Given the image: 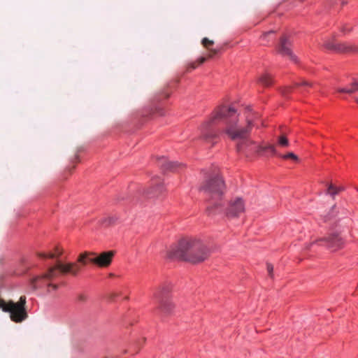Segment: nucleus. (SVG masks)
Masks as SVG:
<instances>
[{"mask_svg": "<svg viewBox=\"0 0 358 358\" xmlns=\"http://www.w3.org/2000/svg\"><path fill=\"white\" fill-rule=\"evenodd\" d=\"M255 117L246 116L244 119L238 118L236 110L233 107L222 106L218 107L210 119L201 124L199 127L201 138L210 141L216 136L214 131L210 130V126L217 121L223 120L225 127L223 133L231 140L236 141L250 135L255 126Z\"/></svg>", "mask_w": 358, "mask_h": 358, "instance_id": "obj_1", "label": "nucleus"}, {"mask_svg": "<svg viewBox=\"0 0 358 358\" xmlns=\"http://www.w3.org/2000/svg\"><path fill=\"white\" fill-rule=\"evenodd\" d=\"M115 252L112 250L103 252L99 255L87 252L81 253L78 258V262L67 264L58 262L55 266L50 267L46 273L33 278L31 285L34 289H36L37 282L40 280H52L58 276L59 273H69L76 275L81 270L82 265L85 266L88 262L94 264L99 267H108L111 264Z\"/></svg>", "mask_w": 358, "mask_h": 358, "instance_id": "obj_2", "label": "nucleus"}, {"mask_svg": "<svg viewBox=\"0 0 358 358\" xmlns=\"http://www.w3.org/2000/svg\"><path fill=\"white\" fill-rule=\"evenodd\" d=\"M209 256V250L200 240L186 238L169 252V257L193 264L204 261Z\"/></svg>", "mask_w": 358, "mask_h": 358, "instance_id": "obj_3", "label": "nucleus"}, {"mask_svg": "<svg viewBox=\"0 0 358 358\" xmlns=\"http://www.w3.org/2000/svg\"><path fill=\"white\" fill-rule=\"evenodd\" d=\"M201 190L210 197V202L207 208L210 215L217 214L222 211L221 203L217 200L220 199L224 193L225 185L222 178L215 175L206 180L201 185Z\"/></svg>", "mask_w": 358, "mask_h": 358, "instance_id": "obj_4", "label": "nucleus"}, {"mask_svg": "<svg viewBox=\"0 0 358 358\" xmlns=\"http://www.w3.org/2000/svg\"><path fill=\"white\" fill-rule=\"evenodd\" d=\"M26 304V296H21L17 302L12 300L8 301H0V308L3 312L9 313L11 321L15 323H21L28 318Z\"/></svg>", "mask_w": 358, "mask_h": 358, "instance_id": "obj_5", "label": "nucleus"}, {"mask_svg": "<svg viewBox=\"0 0 358 358\" xmlns=\"http://www.w3.org/2000/svg\"><path fill=\"white\" fill-rule=\"evenodd\" d=\"M171 287L168 284L160 285L154 292L153 298L157 304V310L164 315L173 314L176 306L169 297Z\"/></svg>", "mask_w": 358, "mask_h": 358, "instance_id": "obj_6", "label": "nucleus"}, {"mask_svg": "<svg viewBox=\"0 0 358 358\" xmlns=\"http://www.w3.org/2000/svg\"><path fill=\"white\" fill-rule=\"evenodd\" d=\"M324 46L329 50L339 53L355 52L358 50V48L350 43H338L334 40H327L324 43Z\"/></svg>", "mask_w": 358, "mask_h": 358, "instance_id": "obj_7", "label": "nucleus"}, {"mask_svg": "<svg viewBox=\"0 0 358 358\" xmlns=\"http://www.w3.org/2000/svg\"><path fill=\"white\" fill-rule=\"evenodd\" d=\"M245 210V205L241 198L232 199L226 210L228 217H237Z\"/></svg>", "mask_w": 358, "mask_h": 358, "instance_id": "obj_8", "label": "nucleus"}, {"mask_svg": "<svg viewBox=\"0 0 358 358\" xmlns=\"http://www.w3.org/2000/svg\"><path fill=\"white\" fill-rule=\"evenodd\" d=\"M236 150L238 152H247L256 150L257 146L256 142L252 140L249 136L236 141Z\"/></svg>", "mask_w": 358, "mask_h": 358, "instance_id": "obj_9", "label": "nucleus"}, {"mask_svg": "<svg viewBox=\"0 0 358 358\" xmlns=\"http://www.w3.org/2000/svg\"><path fill=\"white\" fill-rule=\"evenodd\" d=\"M290 46V41L285 36H283L280 38V44L278 46V52L282 56H287L292 61L296 62V57L293 54L292 51L291 50Z\"/></svg>", "mask_w": 358, "mask_h": 358, "instance_id": "obj_10", "label": "nucleus"}, {"mask_svg": "<svg viewBox=\"0 0 358 358\" xmlns=\"http://www.w3.org/2000/svg\"><path fill=\"white\" fill-rule=\"evenodd\" d=\"M317 242H324L326 245L333 250L341 248L343 244L342 238L336 234H331L327 238H320L317 240Z\"/></svg>", "mask_w": 358, "mask_h": 358, "instance_id": "obj_11", "label": "nucleus"}, {"mask_svg": "<svg viewBox=\"0 0 358 358\" xmlns=\"http://www.w3.org/2000/svg\"><path fill=\"white\" fill-rule=\"evenodd\" d=\"M158 165L164 170L176 171L180 164L175 162H170L164 157H160L158 159Z\"/></svg>", "mask_w": 358, "mask_h": 358, "instance_id": "obj_12", "label": "nucleus"}, {"mask_svg": "<svg viewBox=\"0 0 358 358\" xmlns=\"http://www.w3.org/2000/svg\"><path fill=\"white\" fill-rule=\"evenodd\" d=\"M343 187H336L333 184H329L328 185L327 193L331 196L334 197L335 195L338 194L340 192L343 191Z\"/></svg>", "mask_w": 358, "mask_h": 358, "instance_id": "obj_13", "label": "nucleus"}, {"mask_svg": "<svg viewBox=\"0 0 358 358\" xmlns=\"http://www.w3.org/2000/svg\"><path fill=\"white\" fill-rule=\"evenodd\" d=\"M162 185L160 183H158L155 188L152 187L151 190H148L145 192L144 194H145L148 196H155L159 193L162 192Z\"/></svg>", "mask_w": 358, "mask_h": 358, "instance_id": "obj_14", "label": "nucleus"}, {"mask_svg": "<svg viewBox=\"0 0 358 358\" xmlns=\"http://www.w3.org/2000/svg\"><path fill=\"white\" fill-rule=\"evenodd\" d=\"M256 148L257 149H256L255 152H258V153L263 152V151H266V150H268L274 155H275L277 153L276 149L273 145H268L267 146L257 145V146H256Z\"/></svg>", "mask_w": 358, "mask_h": 358, "instance_id": "obj_15", "label": "nucleus"}, {"mask_svg": "<svg viewBox=\"0 0 358 358\" xmlns=\"http://www.w3.org/2000/svg\"><path fill=\"white\" fill-rule=\"evenodd\" d=\"M259 81L264 86H269L272 84V78L271 76L267 73L262 75L259 78Z\"/></svg>", "mask_w": 358, "mask_h": 358, "instance_id": "obj_16", "label": "nucleus"}, {"mask_svg": "<svg viewBox=\"0 0 358 358\" xmlns=\"http://www.w3.org/2000/svg\"><path fill=\"white\" fill-rule=\"evenodd\" d=\"M278 142L279 145L281 146V147L286 148V147L289 146L288 139L287 138L286 136H285L283 135L280 136L278 138Z\"/></svg>", "mask_w": 358, "mask_h": 358, "instance_id": "obj_17", "label": "nucleus"}, {"mask_svg": "<svg viewBox=\"0 0 358 358\" xmlns=\"http://www.w3.org/2000/svg\"><path fill=\"white\" fill-rule=\"evenodd\" d=\"M280 157H282L284 159H290L295 162H297L299 160L298 157L293 152H289L287 155H280Z\"/></svg>", "mask_w": 358, "mask_h": 358, "instance_id": "obj_18", "label": "nucleus"}, {"mask_svg": "<svg viewBox=\"0 0 358 358\" xmlns=\"http://www.w3.org/2000/svg\"><path fill=\"white\" fill-rule=\"evenodd\" d=\"M357 91H358V82H354L348 87V94H351Z\"/></svg>", "mask_w": 358, "mask_h": 358, "instance_id": "obj_19", "label": "nucleus"}, {"mask_svg": "<svg viewBox=\"0 0 358 358\" xmlns=\"http://www.w3.org/2000/svg\"><path fill=\"white\" fill-rule=\"evenodd\" d=\"M275 32L274 31L271 30L267 32H265L262 36V40H267L270 41L271 38H273V36H274Z\"/></svg>", "mask_w": 358, "mask_h": 358, "instance_id": "obj_20", "label": "nucleus"}, {"mask_svg": "<svg viewBox=\"0 0 358 358\" xmlns=\"http://www.w3.org/2000/svg\"><path fill=\"white\" fill-rule=\"evenodd\" d=\"M201 43L205 48L209 49V47L214 44V42H213V41H211V40L208 39V38H203Z\"/></svg>", "mask_w": 358, "mask_h": 358, "instance_id": "obj_21", "label": "nucleus"}, {"mask_svg": "<svg viewBox=\"0 0 358 358\" xmlns=\"http://www.w3.org/2000/svg\"><path fill=\"white\" fill-rule=\"evenodd\" d=\"M115 219L113 217H108L103 220V224L105 225H110L115 222Z\"/></svg>", "mask_w": 358, "mask_h": 358, "instance_id": "obj_22", "label": "nucleus"}, {"mask_svg": "<svg viewBox=\"0 0 358 358\" xmlns=\"http://www.w3.org/2000/svg\"><path fill=\"white\" fill-rule=\"evenodd\" d=\"M38 256L40 257H43V258L48 257V258H51V259H53L55 257V255L54 253H50L49 255H46L45 253L40 252V253H38Z\"/></svg>", "mask_w": 358, "mask_h": 358, "instance_id": "obj_23", "label": "nucleus"}, {"mask_svg": "<svg viewBox=\"0 0 358 358\" xmlns=\"http://www.w3.org/2000/svg\"><path fill=\"white\" fill-rule=\"evenodd\" d=\"M267 271H268V275L269 276L273 278V266L272 264H267Z\"/></svg>", "mask_w": 358, "mask_h": 358, "instance_id": "obj_24", "label": "nucleus"}, {"mask_svg": "<svg viewBox=\"0 0 358 358\" xmlns=\"http://www.w3.org/2000/svg\"><path fill=\"white\" fill-rule=\"evenodd\" d=\"M87 296L85 294H80L78 296V301L79 302L83 303L87 301Z\"/></svg>", "mask_w": 358, "mask_h": 358, "instance_id": "obj_25", "label": "nucleus"}, {"mask_svg": "<svg viewBox=\"0 0 358 358\" xmlns=\"http://www.w3.org/2000/svg\"><path fill=\"white\" fill-rule=\"evenodd\" d=\"M296 85L297 86H309V87H311L313 85L311 83H309L306 80H303L301 83H296Z\"/></svg>", "mask_w": 358, "mask_h": 358, "instance_id": "obj_26", "label": "nucleus"}, {"mask_svg": "<svg viewBox=\"0 0 358 358\" xmlns=\"http://www.w3.org/2000/svg\"><path fill=\"white\" fill-rule=\"evenodd\" d=\"M210 54L208 55L209 57H212L213 55H216L217 53V50L216 49H209Z\"/></svg>", "mask_w": 358, "mask_h": 358, "instance_id": "obj_27", "label": "nucleus"}, {"mask_svg": "<svg viewBox=\"0 0 358 358\" xmlns=\"http://www.w3.org/2000/svg\"><path fill=\"white\" fill-rule=\"evenodd\" d=\"M338 92L348 94V87H342L337 90Z\"/></svg>", "mask_w": 358, "mask_h": 358, "instance_id": "obj_28", "label": "nucleus"}, {"mask_svg": "<svg viewBox=\"0 0 358 358\" xmlns=\"http://www.w3.org/2000/svg\"><path fill=\"white\" fill-rule=\"evenodd\" d=\"M196 65L195 64V63H194V62H192V63L189 64L187 66V71H189V70H191V69H196Z\"/></svg>", "mask_w": 358, "mask_h": 358, "instance_id": "obj_29", "label": "nucleus"}, {"mask_svg": "<svg viewBox=\"0 0 358 358\" xmlns=\"http://www.w3.org/2000/svg\"><path fill=\"white\" fill-rule=\"evenodd\" d=\"M206 60V57H200L199 59H198V62L199 64H203V62H205V61Z\"/></svg>", "mask_w": 358, "mask_h": 358, "instance_id": "obj_30", "label": "nucleus"}, {"mask_svg": "<svg viewBox=\"0 0 358 358\" xmlns=\"http://www.w3.org/2000/svg\"><path fill=\"white\" fill-rule=\"evenodd\" d=\"M350 30H351V28L348 27H344L342 29V31L344 32H349V31H350Z\"/></svg>", "mask_w": 358, "mask_h": 358, "instance_id": "obj_31", "label": "nucleus"}, {"mask_svg": "<svg viewBox=\"0 0 358 358\" xmlns=\"http://www.w3.org/2000/svg\"><path fill=\"white\" fill-rule=\"evenodd\" d=\"M62 253V251H60L58 248H56V254H55V257H59Z\"/></svg>", "mask_w": 358, "mask_h": 358, "instance_id": "obj_32", "label": "nucleus"}, {"mask_svg": "<svg viewBox=\"0 0 358 358\" xmlns=\"http://www.w3.org/2000/svg\"><path fill=\"white\" fill-rule=\"evenodd\" d=\"M169 94L170 93L166 92V91H164L163 92V95L166 97V98H168L169 96Z\"/></svg>", "mask_w": 358, "mask_h": 358, "instance_id": "obj_33", "label": "nucleus"}, {"mask_svg": "<svg viewBox=\"0 0 358 358\" xmlns=\"http://www.w3.org/2000/svg\"><path fill=\"white\" fill-rule=\"evenodd\" d=\"M48 286L52 287L54 290L57 289V286L56 285L49 284Z\"/></svg>", "mask_w": 358, "mask_h": 358, "instance_id": "obj_34", "label": "nucleus"}, {"mask_svg": "<svg viewBox=\"0 0 358 358\" xmlns=\"http://www.w3.org/2000/svg\"><path fill=\"white\" fill-rule=\"evenodd\" d=\"M78 159H79L78 155H76V156H75V159H74V160H73L72 162H73V163H74V162H78Z\"/></svg>", "mask_w": 358, "mask_h": 358, "instance_id": "obj_35", "label": "nucleus"}, {"mask_svg": "<svg viewBox=\"0 0 358 358\" xmlns=\"http://www.w3.org/2000/svg\"><path fill=\"white\" fill-rule=\"evenodd\" d=\"M290 89H291V87H288V88L287 89V92H289V90H290ZM285 93H286V92H285Z\"/></svg>", "mask_w": 358, "mask_h": 358, "instance_id": "obj_36", "label": "nucleus"}, {"mask_svg": "<svg viewBox=\"0 0 358 358\" xmlns=\"http://www.w3.org/2000/svg\"><path fill=\"white\" fill-rule=\"evenodd\" d=\"M339 2H340L342 5H344V4H345V2H344V1H339Z\"/></svg>", "mask_w": 358, "mask_h": 358, "instance_id": "obj_37", "label": "nucleus"}, {"mask_svg": "<svg viewBox=\"0 0 358 358\" xmlns=\"http://www.w3.org/2000/svg\"><path fill=\"white\" fill-rule=\"evenodd\" d=\"M356 102L358 103V99H356Z\"/></svg>", "mask_w": 358, "mask_h": 358, "instance_id": "obj_38", "label": "nucleus"}, {"mask_svg": "<svg viewBox=\"0 0 358 358\" xmlns=\"http://www.w3.org/2000/svg\"><path fill=\"white\" fill-rule=\"evenodd\" d=\"M0 301H4V300L0 298Z\"/></svg>", "mask_w": 358, "mask_h": 358, "instance_id": "obj_39", "label": "nucleus"}, {"mask_svg": "<svg viewBox=\"0 0 358 358\" xmlns=\"http://www.w3.org/2000/svg\"><path fill=\"white\" fill-rule=\"evenodd\" d=\"M357 191H358V189H357Z\"/></svg>", "mask_w": 358, "mask_h": 358, "instance_id": "obj_40", "label": "nucleus"}]
</instances>
